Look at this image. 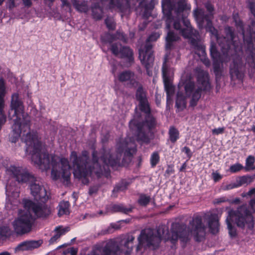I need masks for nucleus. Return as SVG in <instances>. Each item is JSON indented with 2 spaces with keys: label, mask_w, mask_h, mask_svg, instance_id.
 Wrapping results in <instances>:
<instances>
[{
  "label": "nucleus",
  "mask_w": 255,
  "mask_h": 255,
  "mask_svg": "<svg viewBox=\"0 0 255 255\" xmlns=\"http://www.w3.org/2000/svg\"><path fill=\"white\" fill-rule=\"evenodd\" d=\"M128 139L126 140L125 147L120 146L116 153H114L109 148H103L99 153L94 150L92 160L91 161L88 152L83 151L81 155L78 156L76 151L71 152L70 156V162L73 169V173L78 178H84L87 183L86 177L95 174L98 177H101L109 171V166H114L119 163L122 153L126 148V151L131 154L135 151L134 148L128 146Z\"/></svg>",
  "instance_id": "obj_2"
},
{
  "label": "nucleus",
  "mask_w": 255,
  "mask_h": 255,
  "mask_svg": "<svg viewBox=\"0 0 255 255\" xmlns=\"http://www.w3.org/2000/svg\"><path fill=\"white\" fill-rule=\"evenodd\" d=\"M71 2L79 12L86 13L89 10V4L85 0H71Z\"/></svg>",
  "instance_id": "obj_21"
},
{
  "label": "nucleus",
  "mask_w": 255,
  "mask_h": 255,
  "mask_svg": "<svg viewBox=\"0 0 255 255\" xmlns=\"http://www.w3.org/2000/svg\"><path fill=\"white\" fill-rule=\"evenodd\" d=\"M70 229L69 227H65L62 228L61 227H57L55 228L54 231L56 232V234L53 236L50 240V243H53L57 240H58L61 236L64 234L65 233L68 232Z\"/></svg>",
  "instance_id": "obj_24"
},
{
  "label": "nucleus",
  "mask_w": 255,
  "mask_h": 255,
  "mask_svg": "<svg viewBox=\"0 0 255 255\" xmlns=\"http://www.w3.org/2000/svg\"><path fill=\"white\" fill-rule=\"evenodd\" d=\"M116 37L124 42H126V38L123 33H118Z\"/></svg>",
  "instance_id": "obj_48"
},
{
  "label": "nucleus",
  "mask_w": 255,
  "mask_h": 255,
  "mask_svg": "<svg viewBox=\"0 0 255 255\" xmlns=\"http://www.w3.org/2000/svg\"><path fill=\"white\" fill-rule=\"evenodd\" d=\"M179 37L174 34V32L169 31L167 33V35L166 38V49H170L172 46V42L178 40Z\"/></svg>",
  "instance_id": "obj_25"
},
{
  "label": "nucleus",
  "mask_w": 255,
  "mask_h": 255,
  "mask_svg": "<svg viewBox=\"0 0 255 255\" xmlns=\"http://www.w3.org/2000/svg\"><path fill=\"white\" fill-rule=\"evenodd\" d=\"M118 78L120 82H127L131 86H134L136 84V76L134 73L130 71H125L120 73Z\"/></svg>",
  "instance_id": "obj_18"
},
{
  "label": "nucleus",
  "mask_w": 255,
  "mask_h": 255,
  "mask_svg": "<svg viewBox=\"0 0 255 255\" xmlns=\"http://www.w3.org/2000/svg\"><path fill=\"white\" fill-rule=\"evenodd\" d=\"M254 180V177L250 176H243L238 177L236 180V184L238 187L245 184H249Z\"/></svg>",
  "instance_id": "obj_26"
},
{
  "label": "nucleus",
  "mask_w": 255,
  "mask_h": 255,
  "mask_svg": "<svg viewBox=\"0 0 255 255\" xmlns=\"http://www.w3.org/2000/svg\"><path fill=\"white\" fill-rule=\"evenodd\" d=\"M226 201H227V200L226 199V198L225 197H222V198H221L219 199H217L216 200V203L219 204V203H220L222 202H225Z\"/></svg>",
  "instance_id": "obj_54"
},
{
  "label": "nucleus",
  "mask_w": 255,
  "mask_h": 255,
  "mask_svg": "<svg viewBox=\"0 0 255 255\" xmlns=\"http://www.w3.org/2000/svg\"><path fill=\"white\" fill-rule=\"evenodd\" d=\"M42 243L41 240L25 241L18 245L17 249L22 251L30 250L38 248Z\"/></svg>",
  "instance_id": "obj_19"
},
{
  "label": "nucleus",
  "mask_w": 255,
  "mask_h": 255,
  "mask_svg": "<svg viewBox=\"0 0 255 255\" xmlns=\"http://www.w3.org/2000/svg\"><path fill=\"white\" fill-rule=\"evenodd\" d=\"M4 108H2L1 113L0 114V130L1 129V127L5 124L6 122V116L4 114Z\"/></svg>",
  "instance_id": "obj_41"
},
{
  "label": "nucleus",
  "mask_w": 255,
  "mask_h": 255,
  "mask_svg": "<svg viewBox=\"0 0 255 255\" xmlns=\"http://www.w3.org/2000/svg\"><path fill=\"white\" fill-rule=\"evenodd\" d=\"M23 3L26 6H30L32 0H22Z\"/></svg>",
  "instance_id": "obj_53"
},
{
  "label": "nucleus",
  "mask_w": 255,
  "mask_h": 255,
  "mask_svg": "<svg viewBox=\"0 0 255 255\" xmlns=\"http://www.w3.org/2000/svg\"><path fill=\"white\" fill-rule=\"evenodd\" d=\"M237 18H238V15H234V18L235 19V22L236 23L237 25H239V26H240L241 27L242 26V24L240 21V20L239 19L238 20L237 19Z\"/></svg>",
  "instance_id": "obj_52"
},
{
  "label": "nucleus",
  "mask_w": 255,
  "mask_h": 255,
  "mask_svg": "<svg viewBox=\"0 0 255 255\" xmlns=\"http://www.w3.org/2000/svg\"><path fill=\"white\" fill-rule=\"evenodd\" d=\"M237 187H238V186L237 185L236 182H235V183H231V184H229L224 186L223 187V189L224 190H231V189H234L235 188H237Z\"/></svg>",
  "instance_id": "obj_42"
},
{
  "label": "nucleus",
  "mask_w": 255,
  "mask_h": 255,
  "mask_svg": "<svg viewBox=\"0 0 255 255\" xmlns=\"http://www.w3.org/2000/svg\"><path fill=\"white\" fill-rule=\"evenodd\" d=\"M128 185V183L126 181H122L121 183L116 185L113 190L112 196L116 197L117 195L115 193H117L120 191H123L126 190Z\"/></svg>",
  "instance_id": "obj_28"
},
{
  "label": "nucleus",
  "mask_w": 255,
  "mask_h": 255,
  "mask_svg": "<svg viewBox=\"0 0 255 255\" xmlns=\"http://www.w3.org/2000/svg\"><path fill=\"white\" fill-rule=\"evenodd\" d=\"M244 168V167L240 163H236L231 165L230 167V171L232 173L239 172Z\"/></svg>",
  "instance_id": "obj_37"
},
{
  "label": "nucleus",
  "mask_w": 255,
  "mask_h": 255,
  "mask_svg": "<svg viewBox=\"0 0 255 255\" xmlns=\"http://www.w3.org/2000/svg\"><path fill=\"white\" fill-rule=\"evenodd\" d=\"M224 130H225L224 128L222 127V128H214V129H212V131L213 134L218 135V134H221V133H223L224 131Z\"/></svg>",
  "instance_id": "obj_44"
},
{
  "label": "nucleus",
  "mask_w": 255,
  "mask_h": 255,
  "mask_svg": "<svg viewBox=\"0 0 255 255\" xmlns=\"http://www.w3.org/2000/svg\"><path fill=\"white\" fill-rule=\"evenodd\" d=\"M114 228V226L109 227L107 229L103 230L102 231V234L105 235L107 234H110L113 232V229Z\"/></svg>",
  "instance_id": "obj_47"
},
{
  "label": "nucleus",
  "mask_w": 255,
  "mask_h": 255,
  "mask_svg": "<svg viewBox=\"0 0 255 255\" xmlns=\"http://www.w3.org/2000/svg\"><path fill=\"white\" fill-rule=\"evenodd\" d=\"M247 2L252 13L255 17V0H247Z\"/></svg>",
  "instance_id": "obj_40"
},
{
  "label": "nucleus",
  "mask_w": 255,
  "mask_h": 255,
  "mask_svg": "<svg viewBox=\"0 0 255 255\" xmlns=\"http://www.w3.org/2000/svg\"><path fill=\"white\" fill-rule=\"evenodd\" d=\"M29 183L31 194L36 200H41L42 202H44L48 199L46 190L41 185V182L38 179L34 177V180H31Z\"/></svg>",
  "instance_id": "obj_13"
},
{
  "label": "nucleus",
  "mask_w": 255,
  "mask_h": 255,
  "mask_svg": "<svg viewBox=\"0 0 255 255\" xmlns=\"http://www.w3.org/2000/svg\"><path fill=\"white\" fill-rule=\"evenodd\" d=\"M105 23L109 29H114L115 27V24L114 19L112 17L107 18L105 20Z\"/></svg>",
  "instance_id": "obj_38"
},
{
  "label": "nucleus",
  "mask_w": 255,
  "mask_h": 255,
  "mask_svg": "<svg viewBox=\"0 0 255 255\" xmlns=\"http://www.w3.org/2000/svg\"><path fill=\"white\" fill-rule=\"evenodd\" d=\"M205 219L207 221L208 227L211 233L216 234L220 229L219 217L217 214L208 213L205 215Z\"/></svg>",
  "instance_id": "obj_16"
},
{
  "label": "nucleus",
  "mask_w": 255,
  "mask_h": 255,
  "mask_svg": "<svg viewBox=\"0 0 255 255\" xmlns=\"http://www.w3.org/2000/svg\"><path fill=\"white\" fill-rule=\"evenodd\" d=\"M250 205L251 209L255 212V199H252L250 201Z\"/></svg>",
  "instance_id": "obj_51"
},
{
  "label": "nucleus",
  "mask_w": 255,
  "mask_h": 255,
  "mask_svg": "<svg viewBox=\"0 0 255 255\" xmlns=\"http://www.w3.org/2000/svg\"><path fill=\"white\" fill-rule=\"evenodd\" d=\"M185 97L181 93L178 92L177 95L176 106L178 109H183L186 107Z\"/></svg>",
  "instance_id": "obj_27"
},
{
  "label": "nucleus",
  "mask_w": 255,
  "mask_h": 255,
  "mask_svg": "<svg viewBox=\"0 0 255 255\" xmlns=\"http://www.w3.org/2000/svg\"><path fill=\"white\" fill-rule=\"evenodd\" d=\"M159 156L158 153L153 152L150 158V163L152 167H154L159 162Z\"/></svg>",
  "instance_id": "obj_36"
},
{
  "label": "nucleus",
  "mask_w": 255,
  "mask_h": 255,
  "mask_svg": "<svg viewBox=\"0 0 255 255\" xmlns=\"http://www.w3.org/2000/svg\"><path fill=\"white\" fill-rule=\"evenodd\" d=\"M77 251L74 249L72 251V255H75L76 254Z\"/></svg>",
  "instance_id": "obj_61"
},
{
  "label": "nucleus",
  "mask_w": 255,
  "mask_h": 255,
  "mask_svg": "<svg viewBox=\"0 0 255 255\" xmlns=\"http://www.w3.org/2000/svg\"><path fill=\"white\" fill-rule=\"evenodd\" d=\"M111 51L116 56L121 57H127L130 60L132 57L133 52L128 47H122L120 43H115L111 46Z\"/></svg>",
  "instance_id": "obj_15"
},
{
  "label": "nucleus",
  "mask_w": 255,
  "mask_h": 255,
  "mask_svg": "<svg viewBox=\"0 0 255 255\" xmlns=\"http://www.w3.org/2000/svg\"><path fill=\"white\" fill-rule=\"evenodd\" d=\"M69 203L67 201H63L60 202L59 207L58 215L61 216L64 214H68Z\"/></svg>",
  "instance_id": "obj_29"
},
{
  "label": "nucleus",
  "mask_w": 255,
  "mask_h": 255,
  "mask_svg": "<svg viewBox=\"0 0 255 255\" xmlns=\"http://www.w3.org/2000/svg\"><path fill=\"white\" fill-rule=\"evenodd\" d=\"M136 96L137 99L139 102V107L141 111L145 113H148L150 112V109L145 93L142 87H138Z\"/></svg>",
  "instance_id": "obj_17"
},
{
  "label": "nucleus",
  "mask_w": 255,
  "mask_h": 255,
  "mask_svg": "<svg viewBox=\"0 0 255 255\" xmlns=\"http://www.w3.org/2000/svg\"><path fill=\"white\" fill-rule=\"evenodd\" d=\"M6 192L7 193V194H9L10 192V189H9V187L8 186L6 187Z\"/></svg>",
  "instance_id": "obj_59"
},
{
  "label": "nucleus",
  "mask_w": 255,
  "mask_h": 255,
  "mask_svg": "<svg viewBox=\"0 0 255 255\" xmlns=\"http://www.w3.org/2000/svg\"><path fill=\"white\" fill-rule=\"evenodd\" d=\"M205 7L209 12V14L205 15L203 9L197 8L194 11V17L200 29L205 28L207 31L210 32L212 39H218V31L213 26L210 20V18L213 16V6L209 3H207L205 4Z\"/></svg>",
  "instance_id": "obj_9"
},
{
  "label": "nucleus",
  "mask_w": 255,
  "mask_h": 255,
  "mask_svg": "<svg viewBox=\"0 0 255 255\" xmlns=\"http://www.w3.org/2000/svg\"><path fill=\"white\" fill-rule=\"evenodd\" d=\"M14 117L10 141L15 142L21 134V139L26 144V152L31 155L34 164L42 170H46L51 167V177L53 180L62 178L68 181L71 175V166L68 159L42 151V146L37 133L30 131V118L24 113L23 103L17 93L11 95L8 114L9 120Z\"/></svg>",
  "instance_id": "obj_1"
},
{
  "label": "nucleus",
  "mask_w": 255,
  "mask_h": 255,
  "mask_svg": "<svg viewBox=\"0 0 255 255\" xmlns=\"http://www.w3.org/2000/svg\"><path fill=\"white\" fill-rule=\"evenodd\" d=\"M150 198L148 196L145 195H141L140 196L138 202L141 206H146L149 202Z\"/></svg>",
  "instance_id": "obj_34"
},
{
  "label": "nucleus",
  "mask_w": 255,
  "mask_h": 255,
  "mask_svg": "<svg viewBox=\"0 0 255 255\" xmlns=\"http://www.w3.org/2000/svg\"><path fill=\"white\" fill-rule=\"evenodd\" d=\"M0 255H10V254L7 252H4L0 253Z\"/></svg>",
  "instance_id": "obj_58"
},
{
  "label": "nucleus",
  "mask_w": 255,
  "mask_h": 255,
  "mask_svg": "<svg viewBox=\"0 0 255 255\" xmlns=\"http://www.w3.org/2000/svg\"><path fill=\"white\" fill-rule=\"evenodd\" d=\"M134 237L132 235H128L122 241L120 247L115 243L110 242L100 250L101 255H120V253L125 255L129 254L132 250L133 241ZM94 255H100L95 253Z\"/></svg>",
  "instance_id": "obj_10"
},
{
  "label": "nucleus",
  "mask_w": 255,
  "mask_h": 255,
  "mask_svg": "<svg viewBox=\"0 0 255 255\" xmlns=\"http://www.w3.org/2000/svg\"><path fill=\"white\" fill-rule=\"evenodd\" d=\"M141 63H142V64H143V65L145 67V68H146L147 71V72H148V74H149V73H148V70H149V69H150V68L152 66L153 64V62L152 63V64L151 66L149 68H148V69L147 68V67L145 66V65H144V64L142 62H141Z\"/></svg>",
  "instance_id": "obj_60"
},
{
  "label": "nucleus",
  "mask_w": 255,
  "mask_h": 255,
  "mask_svg": "<svg viewBox=\"0 0 255 255\" xmlns=\"http://www.w3.org/2000/svg\"><path fill=\"white\" fill-rule=\"evenodd\" d=\"M54 0H45V1H46V3H47L48 2H52L54 1Z\"/></svg>",
  "instance_id": "obj_63"
},
{
  "label": "nucleus",
  "mask_w": 255,
  "mask_h": 255,
  "mask_svg": "<svg viewBox=\"0 0 255 255\" xmlns=\"http://www.w3.org/2000/svg\"><path fill=\"white\" fill-rule=\"evenodd\" d=\"M252 130L253 132H255V126H253V127H252Z\"/></svg>",
  "instance_id": "obj_62"
},
{
  "label": "nucleus",
  "mask_w": 255,
  "mask_h": 255,
  "mask_svg": "<svg viewBox=\"0 0 255 255\" xmlns=\"http://www.w3.org/2000/svg\"><path fill=\"white\" fill-rule=\"evenodd\" d=\"M4 1V0H0V5H1Z\"/></svg>",
  "instance_id": "obj_64"
},
{
  "label": "nucleus",
  "mask_w": 255,
  "mask_h": 255,
  "mask_svg": "<svg viewBox=\"0 0 255 255\" xmlns=\"http://www.w3.org/2000/svg\"><path fill=\"white\" fill-rule=\"evenodd\" d=\"M247 60L249 63H254L255 64V49H253L250 51Z\"/></svg>",
  "instance_id": "obj_39"
},
{
  "label": "nucleus",
  "mask_w": 255,
  "mask_h": 255,
  "mask_svg": "<svg viewBox=\"0 0 255 255\" xmlns=\"http://www.w3.org/2000/svg\"><path fill=\"white\" fill-rule=\"evenodd\" d=\"M7 5L9 9H12L15 7L14 0H8L7 1Z\"/></svg>",
  "instance_id": "obj_45"
},
{
  "label": "nucleus",
  "mask_w": 255,
  "mask_h": 255,
  "mask_svg": "<svg viewBox=\"0 0 255 255\" xmlns=\"http://www.w3.org/2000/svg\"><path fill=\"white\" fill-rule=\"evenodd\" d=\"M156 125L155 119L148 116L146 121L142 124H138L135 119H133L129 122V127L136 131V140L144 143L149 142L150 137L152 136L151 130L154 128Z\"/></svg>",
  "instance_id": "obj_8"
},
{
  "label": "nucleus",
  "mask_w": 255,
  "mask_h": 255,
  "mask_svg": "<svg viewBox=\"0 0 255 255\" xmlns=\"http://www.w3.org/2000/svg\"><path fill=\"white\" fill-rule=\"evenodd\" d=\"M12 231L7 226L0 228V241L3 240L12 235Z\"/></svg>",
  "instance_id": "obj_30"
},
{
  "label": "nucleus",
  "mask_w": 255,
  "mask_h": 255,
  "mask_svg": "<svg viewBox=\"0 0 255 255\" xmlns=\"http://www.w3.org/2000/svg\"><path fill=\"white\" fill-rule=\"evenodd\" d=\"M182 151L184 152L188 155V156L189 158L191 157V154L190 149L188 147H186V146L184 147L182 149Z\"/></svg>",
  "instance_id": "obj_49"
},
{
  "label": "nucleus",
  "mask_w": 255,
  "mask_h": 255,
  "mask_svg": "<svg viewBox=\"0 0 255 255\" xmlns=\"http://www.w3.org/2000/svg\"><path fill=\"white\" fill-rule=\"evenodd\" d=\"M6 94V87L4 80L0 79V114L1 113L2 108L4 107L5 103L4 97Z\"/></svg>",
  "instance_id": "obj_22"
},
{
  "label": "nucleus",
  "mask_w": 255,
  "mask_h": 255,
  "mask_svg": "<svg viewBox=\"0 0 255 255\" xmlns=\"http://www.w3.org/2000/svg\"><path fill=\"white\" fill-rule=\"evenodd\" d=\"M166 173H167L168 174H171L173 173V170L171 168H168L166 170Z\"/></svg>",
  "instance_id": "obj_57"
},
{
  "label": "nucleus",
  "mask_w": 255,
  "mask_h": 255,
  "mask_svg": "<svg viewBox=\"0 0 255 255\" xmlns=\"http://www.w3.org/2000/svg\"><path fill=\"white\" fill-rule=\"evenodd\" d=\"M226 36L214 39L217 41L221 47L223 55H221L217 49L216 44L211 42L210 48V54L214 61L213 66L214 71L218 72L220 71V64L223 62H227L230 59V49L231 45L233 44L234 39V33L230 27H227L225 29ZM214 40V39H212Z\"/></svg>",
  "instance_id": "obj_5"
},
{
  "label": "nucleus",
  "mask_w": 255,
  "mask_h": 255,
  "mask_svg": "<svg viewBox=\"0 0 255 255\" xmlns=\"http://www.w3.org/2000/svg\"><path fill=\"white\" fill-rule=\"evenodd\" d=\"M196 71L197 75V88L193 82H189L185 86V90L187 97L191 96L190 106L195 107L201 97V91L208 90L210 88L209 82V74L208 72L202 70L200 68H197Z\"/></svg>",
  "instance_id": "obj_7"
},
{
  "label": "nucleus",
  "mask_w": 255,
  "mask_h": 255,
  "mask_svg": "<svg viewBox=\"0 0 255 255\" xmlns=\"http://www.w3.org/2000/svg\"><path fill=\"white\" fill-rule=\"evenodd\" d=\"M255 161V157L252 155L249 156L246 160V166L244 167L246 171H249L255 169L254 163Z\"/></svg>",
  "instance_id": "obj_31"
},
{
  "label": "nucleus",
  "mask_w": 255,
  "mask_h": 255,
  "mask_svg": "<svg viewBox=\"0 0 255 255\" xmlns=\"http://www.w3.org/2000/svg\"><path fill=\"white\" fill-rule=\"evenodd\" d=\"M255 193V188H253L251 189L249 192H248V195L249 196H251L254 194Z\"/></svg>",
  "instance_id": "obj_56"
},
{
  "label": "nucleus",
  "mask_w": 255,
  "mask_h": 255,
  "mask_svg": "<svg viewBox=\"0 0 255 255\" xmlns=\"http://www.w3.org/2000/svg\"><path fill=\"white\" fill-rule=\"evenodd\" d=\"M159 36L160 35L158 33H152L147 39L144 48L139 50V58L147 69L151 66L154 61V56L152 51V46L150 42L156 41Z\"/></svg>",
  "instance_id": "obj_11"
},
{
  "label": "nucleus",
  "mask_w": 255,
  "mask_h": 255,
  "mask_svg": "<svg viewBox=\"0 0 255 255\" xmlns=\"http://www.w3.org/2000/svg\"><path fill=\"white\" fill-rule=\"evenodd\" d=\"M62 2V6L65 7V10L70 11L71 6L70 4L67 0H61Z\"/></svg>",
  "instance_id": "obj_43"
},
{
  "label": "nucleus",
  "mask_w": 255,
  "mask_h": 255,
  "mask_svg": "<svg viewBox=\"0 0 255 255\" xmlns=\"http://www.w3.org/2000/svg\"><path fill=\"white\" fill-rule=\"evenodd\" d=\"M213 179L215 181H217L221 179V175L217 172H214L212 173Z\"/></svg>",
  "instance_id": "obj_46"
},
{
  "label": "nucleus",
  "mask_w": 255,
  "mask_h": 255,
  "mask_svg": "<svg viewBox=\"0 0 255 255\" xmlns=\"http://www.w3.org/2000/svg\"><path fill=\"white\" fill-rule=\"evenodd\" d=\"M114 212H121L125 214H128L132 211L131 208H127L122 205H115L113 206Z\"/></svg>",
  "instance_id": "obj_33"
},
{
  "label": "nucleus",
  "mask_w": 255,
  "mask_h": 255,
  "mask_svg": "<svg viewBox=\"0 0 255 255\" xmlns=\"http://www.w3.org/2000/svg\"><path fill=\"white\" fill-rule=\"evenodd\" d=\"M8 171L18 183L29 182L31 180H34V176L32 174L19 167L11 166L8 168Z\"/></svg>",
  "instance_id": "obj_12"
},
{
  "label": "nucleus",
  "mask_w": 255,
  "mask_h": 255,
  "mask_svg": "<svg viewBox=\"0 0 255 255\" xmlns=\"http://www.w3.org/2000/svg\"><path fill=\"white\" fill-rule=\"evenodd\" d=\"M201 60L207 67H209L210 65V60L208 58L204 57L201 59Z\"/></svg>",
  "instance_id": "obj_50"
},
{
  "label": "nucleus",
  "mask_w": 255,
  "mask_h": 255,
  "mask_svg": "<svg viewBox=\"0 0 255 255\" xmlns=\"http://www.w3.org/2000/svg\"><path fill=\"white\" fill-rule=\"evenodd\" d=\"M242 68L243 63L241 58L239 56H236L230 66V75L232 79L241 80L243 78Z\"/></svg>",
  "instance_id": "obj_14"
},
{
  "label": "nucleus",
  "mask_w": 255,
  "mask_h": 255,
  "mask_svg": "<svg viewBox=\"0 0 255 255\" xmlns=\"http://www.w3.org/2000/svg\"><path fill=\"white\" fill-rule=\"evenodd\" d=\"M100 185L99 184H95L91 186L89 189V194L90 196L96 195L100 189Z\"/></svg>",
  "instance_id": "obj_35"
},
{
  "label": "nucleus",
  "mask_w": 255,
  "mask_h": 255,
  "mask_svg": "<svg viewBox=\"0 0 255 255\" xmlns=\"http://www.w3.org/2000/svg\"><path fill=\"white\" fill-rule=\"evenodd\" d=\"M179 131L174 127H171L169 130V138L170 141L174 143L179 138Z\"/></svg>",
  "instance_id": "obj_32"
},
{
  "label": "nucleus",
  "mask_w": 255,
  "mask_h": 255,
  "mask_svg": "<svg viewBox=\"0 0 255 255\" xmlns=\"http://www.w3.org/2000/svg\"><path fill=\"white\" fill-rule=\"evenodd\" d=\"M205 229V226L199 216L193 218L188 227L177 223L172 224L171 236L167 235L168 229L165 225L159 226L156 230L146 229L142 231L138 238L139 243L136 250H140L141 246L155 249L162 239L170 240L173 243L179 239L186 243L193 237L196 241L200 242L204 238Z\"/></svg>",
  "instance_id": "obj_3"
},
{
  "label": "nucleus",
  "mask_w": 255,
  "mask_h": 255,
  "mask_svg": "<svg viewBox=\"0 0 255 255\" xmlns=\"http://www.w3.org/2000/svg\"><path fill=\"white\" fill-rule=\"evenodd\" d=\"M24 207V210L19 212L18 217L12 223L13 232L18 235L31 231L36 217H46L51 213L45 204L35 203L30 200L25 201Z\"/></svg>",
  "instance_id": "obj_4"
},
{
  "label": "nucleus",
  "mask_w": 255,
  "mask_h": 255,
  "mask_svg": "<svg viewBox=\"0 0 255 255\" xmlns=\"http://www.w3.org/2000/svg\"><path fill=\"white\" fill-rule=\"evenodd\" d=\"M231 221L234 222L238 227L242 229L247 228L252 230L255 226L253 216L245 205L240 206L236 210L228 211L226 222L230 235L235 237L237 235V230L236 227L232 225Z\"/></svg>",
  "instance_id": "obj_6"
},
{
  "label": "nucleus",
  "mask_w": 255,
  "mask_h": 255,
  "mask_svg": "<svg viewBox=\"0 0 255 255\" xmlns=\"http://www.w3.org/2000/svg\"><path fill=\"white\" fill-rule=\"evenodd\" d=\"M168 59V56H166L165 57L164 61L163 63L162 71V75L165 81V87L166 90V93L167 95V98L168 99L170 96V94H171L173 92V89L171 86L170 85L169 83H167L165 82V79L168 76V66L166 64V62Z\"/></svg>",
  "instance_id": "obj_20"
},
{
  "label": "nucleus",
  "mask_w": 255,
  "mask_h": 255,
  "mask_svg": "<svg viewBox=\"0 0 255 255\" xmlns=\"http://www.w3.org/2000/svg\"><path fill=\"white\" fill-rule=\"evenodd\" d=\"M186 166H187V164H186V162H184L182 166L180 167V168L179 169V170L180 171H184V170L186 169Z\"/></svg>",
  "instance_id": "obj_55"
},
{
  "label": "nucleus",
  "mask_w": 255,
  "mask_h": 255,
  "mask_svg": "<svg viewBox=\"0 0 255 255\" xmlns=\"http://www.w3.org/2000/svg\"><path fill=\"white\" fill-rule=\"evenodd\" d=\"M92 15L96 19H100L103 15V10L101 8L100 3H95L92 7Z\"/></svg>",
  "instance_id": "obj_23"
}]
</instances>
